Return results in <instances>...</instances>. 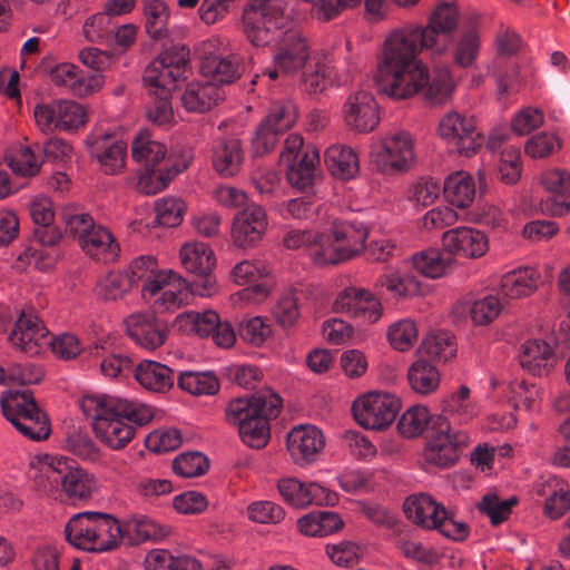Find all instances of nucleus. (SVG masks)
Wrapping results in <instances>:
<instances>
[{
	"instance_id": "f257e3e1",
	"label": "nucleus",
	"mask_w": 570,
	"mask_h": 570,
	"mask_svg": "<svg viewBox=\"0 0 570 570\" xmlns=\"http://www.w3.org/2000/svg\"><path fill=\"white\" fill-rule=\"evenodd\" d=\"M81 409L92 420L96 435L112 450L125 448L135 435L132 424L142 426L154 417L147 404L115 395H86Z\"/></svg>"
},
{
	"instance_id": "f03ea898",
	"label": "nucleus",
	"mask_w": 570,
	"mask_h": 570,
	"mask_svg": "<svg viewBox=\"0 0 570 570\" xmlns=\"http://www.w3.org/2000/svg\"><path fill=\"white\" fill-rule=\"evenodd\" d=\"M323 233L326 239L311 254L316 266L338 265L360 256L365 249L370 229L362 222L335 217Z\"/></svg>"
},
{
	"instance_id": "7ed1b4c3",
	"label": "nucleus",
	"mask_w": 570,
	"mask_h": 570,
	"mask_svg": "<svg viewBox=\"0 0 570 570\" xmlns=\"http://www.w3.org/2000/svg\"><path fill=\"white\" fill-rule=\"evenodd\" d=\"M409 521L424 530H436L453 541H464L470 534L469 525L455 519L454 513L426 492L410 494L403 502Z\"/></svg>"
},
{
	"instance_id": "20e7f679",
	"label": "nucleus",
	"mask_w": 570,
	"mask_h": 570,
	"mask_svg": "<svg viewBox=\"0 0 570 570\" xmlns=\"http://www.w3.org/2000/svg\"><path fill=\"white\" fill-rule=\"evenodd\" d=\"M469 444L470 436L465 431L452 428L445 416L436 415L430 428L423 458L430 465L448 469L458 463Z\"/></svg>"
},
{
	"instance_id": "39448f33",
	"label": "nucleus",
	"mask_w": 570,
	"mask_h": 570,
	"mask_svg": "<svg viewBox=\"0 0 570 570\" xmlns=\"http://www.w3.org/2000/svg\"><path fill=\"white\" fill-rule=\"evenodd\" d=\"M46 475L61 485L65 497L73 504L89 501L98 490L96 476L66 456L50 458Z\"/></svg>"
},
{
	"instance_id": "423d86ee",
	"label": "nucleus",
	"mask_w": 570,
	"mask_h": 570,
	"mask_svg": "<svg viewBox=\"0 0 570 570\" xmlns=\"http://www.w3.org/2000/svg\"><path fill=\"white\" fill-rule=\"evenodd\" d=\"M141 295L145 301L150 303L154 313L175 312L188 304L189 283L178 273L165 269L148 284H142Z\"/></svg>"
},
{
	"instance_id": "0eeeda50",
	"label": "nucleus",
	"mask_w": 570,
	"mask_h": 570,
	"mask_svg": "<svg viewBox=\"0 0 570 570\" xmlns=\"http://www.w3.org/2000/svg\"><path fill=\"white\" fill-rule=\"evenodd\" d=\"M414 161V140L403 130L384 136L372 153V164L382 174L406 171Z\"/></svg>"
},
{
	"instance_id": "6e6552de",
	"label": "nucleus",
	"mask_w": 570,
	"mask_h": 570,
	"mask_svg": "<svg viewBox=\"0 0 570 570\" xmlns=\"http://www.w3.org/2000/svg\"><path fill=\"white\" fill-rule=\"evenodd\" d=\"M273 56L274 68H266L263 76L276 80L279 73L293 76L312 60L309 46L297 29L285 30Z\"/></svg>"
},
{
	"instance_id": "1a4fd4ad",
	"label": "nucleus",
	"mask_w": 570,
	"mask_h": 570,
	"mask_svg": "<svg viewBox=\"0 0 570 570\" xmlns=\"http://www.w3.org/2000/svg\"><path fill=\"white\" fill-rule=\"evenodd\" d=\"M401 409L400 400L390 393L368 392L352 405L355 421L368 430H383L391 425Z\"/></svg>"
},
{
	"instance_id": "9d476101",
	"label": "nucleus",
	"mask_w": 570,
	"mask_h": 570,
	"mask_svg": "<svg viewBox=\"0 0 570 570\" xmlns=\"http://www.w3.org/2000/svg\"><path fill=\"white\" fill-rule=\"evenodd\" d=\"M187 62L188 52L184 48L166 50L146 67L144 81L154 95H170Z\"/></svg>"
},
{
	"instance_id": "9b49d317",
	"label": "nucleus",
	"mask_w": 570,
	"mask_h": 570,
	"mask_svg": "<svg viewBox=\"0 0 570 570\" xmlns=\"http://www.w3.org/2000/svg\"><path fill=\"white\" fill-rule=\"evenodd\" d=\"M438 132L448 145L464 156L474 154L484 141L483 136L476 129L474 119L454 110L442 116Z\"/></svg>"
},
{
	"instance_id": "f8f14e48",
	"label": "nucleus",
	"mask_w": 570,
	"mask_h": 570,
	"mask_svg": "<svg viewBox=\"0 0 570 570\" xmlns=\"http://www.w3.org/2000/svg\"><path fill=\"white\" fill-rule=\"evenodd\" d=\"M417 43L411 28L404 26L392 30L384 40L382 55L379 60V73L419 63Z\"/></svg>"
},
{
	"instance_id": "ddd939ff",
	"label": "nucleus",
	"mask_w": 570,
	"mask_h": 570,
	"mask_svg": "<svg viewBox=\"0 0 570 570\" xmlns=\"http://www.w3.org/2000/svg\"><path fill=\"white\" fill-rule=\"evenodd\" d=\"M333 311L373 324L381 318L383 307L380 299L370 289L348 286L335 297Z\"/></svg>"
},
{
	"instance_id": "4468645a",
	"label": "nucleus",
	"mask_w": 570,
	"mask_h": 570,
	"mask_svg": "<svg viewBox=\"0 0 570 570\" xmlns=\"http://www.w3.org/2000/svg\"><path fill=\"white\" fill-rule=\"evenodd\" d=\"M89 155L107 175H117L126 164L127 145L114 132L95 130L86 139Z\"/></svg>"
},
{
	"instance_id": "2eb2a0df",
	"label": "nucleus",
	"mask_w": 570,
	"mask_h": 570,
	"mask_svg": "<svg viewBox=\"0 0 570 570\" xmlns=\"http://www.w3.org/2000/svg\"><path fill=\"white\" fill-rule=\"evenodd\" d=\"M8 338L17 351L35 356L49 345V331L32 309H23Z\"/></svg>"
},
{
	"instance_id": "dca6fc26",
	"label": "nucleus",
	"mask_w": 570,
	"mask_h": 570,
	"mask_svg": "<svg viewBox=\"0 0 570 570\" xmlns=\"http://www.w3.org/2000/svg\"><path fill=\"white\" fill-rule=\"evenodd\" d=\"M425 80L426 68L421 62L379 73L381 91L396 100L417 95Z\"/></svg>"
},
{
	"instance_id": "f3484780",
	"label": "nucleus",
	"mask_w": 570,
	"mask_h": 570,
	"mask_svg": "<svg viewBox=\"0 0 570 570\" xmlns=\"http://www.w3.org/2000/svg\"><path fill=\"white\" fill-rule=\"evenodd\" d=\"M277 490L283 500L295 508H306L311 504L335 505L338 501L336 492L320 483H304L294 478L279 480Z\"/></svg>"
},
{
	"instance_id": "a211bd4d",
	"label": "nucleus",
	"mask_w": 570,
	"mask_h": 570,
	"mask_svg": "<svg viewBox=\"0 0 570 570\" xmlns=\"http://www.w3.org/2000/svg\"><path fill=\"white\" fill-rule=\"evenodd\" d=\"M49 77L55 86L61 87L79 98L98 92L105 83L101 73H86L79 67L69 62H61L52 67Z\"/></svg>"
},
{
	"instance_id": "6ab92c4d",
	"label": "nucleus",
	"mask_w": 570,
	"mask_h": 570,
	"mask_svg": "<svg viewBox=\"0 0 570 570\" xmlns=\"http://www.w3.org/2000/svg\"><path fill=\"white\" fill-rule=\"evenodd\" d=\"M543 188L550 193L539 203L542 214L550 216H563L570 212V171L560 168H551L540 176Z\"/></svg>"
},
{
	"instance_id": "aec40b11",
	"label": "nucleus",
	"mask_w": 570,
	"mask_h": 570,
	"mask_svg": "<svg viewBox=\"0 0 570 570\" xmlns=\"http://www.w3.org/2000/svg\"><path fill=\"white\" fill-rule=\"evenodd\" d=\"M442 244L449 254L465 259L481 258L489 250L488 235L470 226H460L446 230L443 233Z\"/></svg>"
},
{
	"instance_id": "412c9836",
	"label": "nucleus",
	"mask_w": 570,
	"mask_h": 570,
	"mask_svg": "<svg viewBox=\"0 0 570 570\" xmlns=\"http://www.w3.org/2000/svg\"><path fill=\"white\" fill-rule=\"evenodd\" d=\"M342 112L346 126L358 132H370L380 124L379 105L374 96L365 90L350 94Z\"/></svg>"
},
{
	"instance_id": "4be33fe9",
	"label": "nucleus",
	"mask_w": 570,
	"mask_h": 570,
	"mask_svg": "<svg viewBox=\"0 0 570 570\" xmlns=\"http://www.w3.org/2000/svg\"><path fill=\"white\" fill-rule=\"evenodd\" d=\"M268 220L266 210L256 204L246 206L233 218L232 239L235 246L248 248L256 245L267 229Z\"/></svg>"
},
{
	"instance_id": "5701e85b",
	"label": "nucleus",
	"mask_w": 570,
	"mask_h": 570,
	"mask_svg": "<svg viewBox=\"0 0 570 570\" xmlns=\"http://www.w3.org/2000/svg\"><path fill=\"white\" fill-rule=\"evenodd\" d=\"M324 446V434L314 425L295 426L287 435V450L298 464L314 462Z\"/></svg>"
},
{
	"instance_id": "b1692460",
	"label": "nucleus",
	"mask_w": 570,
	"mask_h": 570,
	"mask_svg": "<svg viewBox=\"0 0 570 570\" xmlns=\"http://www.w3.org/2000/svg\"><path fill=\"white\" fill-rule=\"evenodd\" d=\"M127 334L141 347L155 350L167 338L165 326L150 313H132L125 320Z\"/></svg>"
},
{
	"instance_id": "393cba45",
	"label": "nucleus",
	"mask_w": 570,
	"mask_h": 570,
	"mask_svg": "<svg viewBox=\"0 0 570 570\" xmlns=\"http://www.w3.org/2000/svg\"><path fill=\"white\" fill-rule=\"evenodd\" d=\"M348 81V78L336 77L334 66L327 58H312L304 67L299 76L301 89L311 95L316 96L323 94L330 86H342Z\"/></svg>"
},
{
	"instance_id": "a878e982",
	"label": "nucleus",
	"mask_w": 570,
	"mask_h": 570,
	"mask_svg": "<svg viewBox=\"0 0 570 570\" xmlns=\"http://www.w3.org/2000/svg\"><path fill=\"white\" fill-rule=\"evenodd\" d=\"M29 215L35 224L33 236L43 246H55L62 237L53 225L55 209L50 198L36 196L29 203Z\"/></svg>"
},
{
	"instance_id": "bb28decb",
	"label": "nucleus",
	"mask_w": 570,
	"mask_h": 570,
	"mask_svg": "<svg viewBox=\"0 0 570 570\" xmlns=\"http://www.w3.org/2000/svg\"><path fill=\"white\" fill-rule=\"evenodd\" d=\"M284 27L257 11L245 8L242 17V30L255 47L271 45L285 31Z\"/></svg>"
},
{
	"instance_id": "cd10ccee",
	"label": "nucleus",
	"mask_w": 570,
	"mask_h": 570,
	"mask_svg": "<svg viewBox=\"0 0 570 570\" xmlns=\"http://www.w3.org/2000/svg\"><path fill=\"white\" fill-rule=\"evenodd\" d=\"M78 245L88 256L106 263L115 262L120 253V245L114 234L107 227L97 223Z\"/></svg>"
},
{
	"instance_id": "c85d7f7f",
	"label": "nucleus",
	"mask_w": 570,
	"mask_h": 570,
	"mask_svg": "<svg viewBox=\"0 0 570 570\" xmlns=\"http://www.w3.org/2000/svg\"><path fill=\"white\" fill-rule=\"evenodd\" d=\"M242 69V58L234 53L226 57L208 55L200 66L202 73L215 85L234 82L240 77Z\"/></svg>"
},
{
	"instance_id": "c756f323",
	"label": "nucleus",
	"mask_w": 570,
	"mask_h": 570,
	"mask_svg": "<svg viewBox=\"0 0 570 570\" xmlns=\"http://www.w3.org/2000/svg\"><path fill=\"white\" fill-rule=\"evenodd\" d=\"M213 166L223 177L236 175L242 167L244 155L242 144L236 138H225L215 141L213 147Z\"/></svg>"
},
{
	"instance_id": "7c9ffc66",
	"label": "nucleus",
	"mask_w": 570,
	"mask_h": 570,
	"mask_svg": "<svg viewBox=\"0 0 570 570\" xmlns=\"http://www.w3.org/2000/svg\"><path fill=\"white\" fill-rule=\"evenodd\" d=\"M287 179L289 184L298 189H305L312 186L316 179L320 153L314 146H306L301 158L286 163Z\"/></svg>"
},
{
	"instance_id": "2f4dec72",
	"label": "nucleus",
	"mask_w": 570,
	"mask_h": 570,
	"mask_svg": "<svg viewBox=\"0 0 570 570\" xmlns=\"http://www.w3.org/2000/svg\"><path fill=\"white\" fill-rule=\"evenodd\" d=\"M137 382L146 390L157 393L169 391L175 381L174 371L156 361L144 360L135 371Z\"/></svg>"
},
{
	"instance_id": "473e14b6",
	"label": "nucleus",
	"mask_w": 570,
	"mask_h": 570,
	"mask_svg": "<svg viewBox=\"0 0 570 570\" xmlns=\"http://www.w3.org/2000/svg\"><path fill=\"white\" fill-rule=\"evenodd\" d=\"M539 278V273L532 267L514 269L502 276L500 293L508 299L527 297L537 291Z\"/></svg>"
},
{
	"instance_id": "72a5a7b5",
	"label": "nucleus",
	"mask_w": 570,
	"mask_h": 570,
	"mask_svg": "<svg viewBox=\"0 0 570 570\" xmlns=\"http://www.w3.org/2000/svg\"><path fill=\"white\" fill-rule=\"evenodd\" d=\"M220 98L217 85L209 80L191 81L181 94V104L190 112H205L216 105Z\"/></svg>"
},
{
	"instance_id": "f704fd0d",
	"label": "nucleus",
	"mask_w": 570,
	"mask_h": 570,
	"mask_svg": "<svg viewBox=\"0 0 570 570\" xmlns=\"http://www.w3.org/2000/svg\"><path fill=\"white\" fill-rule=\"evenodd\" d=\"M219 315L213 309L204 312L189 311L178 314L173 322V327L186 335L194 334L207 337L217 327Z\"/></svg>"
},
{
	"instance_id": "c9c22d12",
	"label": "nucleus",
	"mask_w": 570,
	"mask_h": 570,
	"mask_svg": "<svg viewBox=\"0 0 570 570\" xmlns=\"http://www.w3.org/2000/svg\"><path fill=\"white\" fill-rule=\"evenodd\" d=\"M92 552H105L117 548L121 542V528L118 520L108 513L94 512Z\"/></svg>"
},
{
	"instance_id": "e433bc0d",
	"label": "nucleus",
	"mask_w": 570,
	"mask_h": 570,
	"mask_svg": "<svg viewBox=\"0 0 570 570\" xmlns=\"http://www.w3.org/2000/svg\"><path fill=\"white\" fill-rule=\"evenodd\" d=\"M166 155V146L154 139L148 129L140 130L131 142V156L142 168L157 167Z\"/></svg>"
},
{
	"instance_id": "4c0bfd02",
	"label": "nucleus",
	"mask_w": 570,
	"mask_h": 570,
	"mask_svg": "<svg viewBox=\"0 0 570 570\" xmlns=\"http://www.w3.org/2000/svg\"><path fill=\"white\" fill-rule=\"evenodd\" d=\"M179 258L183 267L191 274L213 272L216 265L215 253L208 244L189 242L181 246Z\"/></svg>"
},
{
	"instance_id": "58836bf2",
	"label": "nucleus",
	"mask_w": 570,
	"mask_h": 570,
	"mask_svg": "<svg viewBox=\"0 0 570 570\" xmlns=\"http://www.w3.org/2000/svg\"><path fill=\"white\" fill-rule=\"evenodd\" d=\"M443 193L451 205L468 208L475 198L474 179L466 171H455L444 180Z\"/></svg>"
},
{
	"instance_id": "ea45409f",
	"label": "nucleus",
	"mask_w": 570,
	"mask_h": 570,
	"mask_svg": "<svg viewBox=\"0 0 570 570\" xmlns=\"http://www.w3.org/2000/svg\"><path fill=\"white\" fill-rule=\"evenodd\" d=\"M376 287L384 288L395 299H407L421 292V284L417 278L401 269H394L381 275L376 279Z\"/></svg>"
},
{
	"instance_id": "a19ab883",
	"label": "nucleus",
	"mask_w": 570,
	"mask_h": 570,
	"mask_svg": "<svg viewBox=\"0 0 570 570\" xmlns=\"http://www.w3.org/2000/svg\"><path fill=\"white\" fill-rule=\"evenodd\" d=\"M325 161L332 175L341 179H351L360 171L357 154L347 146L333 145L326 149Z\"/></svg>"
},
{
	"instance_id": "79ce46f5",
	"label": "nucleus",
	"mask_w": 570,
	"mask_h": 570,
	"mask_svg": "<svg viewBox=\"0 0 570 570\" xmlns=\"http://www.w3.org/2000/svg\"><path fill=\"white\" fill-rule=\"evenodd\" d=\"M553 351L551 346L541 340H529L522 345L520 364L534 376H541L548 371Z\"/></svg>"
},
{
	"instance_id": "37998d69",
	"label": "nucleus",
	"mask_w": 570,
	"mask_h": 570,
	"mask_svg": "<svg viewBox=\"0 0 570 570\" xmlns=\"http://www.w3.org/2000/svg\"><path fill=\"white\" fill-rule=\"evenodd\" d=\"M94 512L86 511L75 514L65 527L67 541L77 549L92 552Z\"/></svg>"
},
{
	"instance_id": "c03bdc74",
	"label": "nucleus",
	"mask_w": 570,
	"mask_h": 570,
	"mask_svg": "<svg viewBox=\"0 0 570 570\" xmlns=\"http://www.w3.org/2000/svg\"><path fill=\"white\" fill-rule=\"evenodd\" d=\"M407 381L411 389L422 395L436 391L440 385L438 368L425 360H417L407 370Z\"/></svg>"
},
{
	"instance_id": "a18cd8bd",
	"label": "nucleus",
	"mask_w": 570,
	"mask_h": 570,
	"mask_svg": "<svg viewBox=\"0 0 570 570\" xmlns=\"http://www.w3.org/2000/svg\"><path fill=\"white\" fill-rule=\"evenodd\" d=\"M456 342L454 336L445 331H434L429 333L422 341L420 351L428 357L448 362L456 355Z\"/></svg>"
},
{
	"instance_id": "49530a36",
	"label": "nucleus",
	"mask_w": 570,
	"mask_h": 570,
	"mask_svg": "<svg viewBox=\"0 0 570 570\" xmlns=\"http://www.w3.org/2000/svg\"><path fill=\"white\" fill-rule=\"evenodd\" d=\"M178 387L194 396H212L219 391V381L214 372H183L177 377Z\"/></svg>"
},
{
	"instance_id": "de8ad7c7",
	"label": "nucleus",
	"mask_w": 570,
	"mask_h": 570,
	"mask_svg": "<svg viewBox=\"0 0 570 570\" xmlns=\"http://www.w3.org/2000/svg\"><path fill=\"white\" fill-rule=\"evenodd\" d=\"M454 83L448 68H435L430 75L426 70L424 87L419 92L431 104H442L452 95Z\"/></svg>"
},
{
	"instance_id": "09e8293b",
	"label": "nucleus",
	"mask_w": 570,
	"mask_h": 570,
	"mask_svg": "<svg viewBox=\"0 0 570 570\" xmlns=\"http://www.w3.org/2000/svg\"><path fill=\"white\" fill-rule=\"evenodd\" d=\"M134 288L125 271H112L102 276L95 286L96 296L105 302L122 299Z\"/></svg>"
},
{
	"instance_id": "8fccbe9b",
	"label": "nucleus",
	"mask_w": 570,
	"mask_h": 570,
	"mask_svg": "<svg viewBox=\"0 0 570 570\" xmlns=\"http://www.w3.org/2000/svg\"><path fill=\"white\" fill-rule=\"evenodd\" d=\"M434 420L426 406L413 405L401 415L396 428L402 436L412 439L420 436L429 425L431 428Z\"/></svg>"
},
{
	"instance_id": "3c124183",
	"label": "nucleus",
	"mask_w": 570,
	"mask_h": 570,
	"mask_svg": "<svg viewBox=\"0 0 570 570\" xmlns=\"http://www.w3.org/2000/svg\"><path fill=\"white\" fill-rule=\"evenodd\" d=\"M23 436L32 441H42L49 438L51 428L47 414L37 406L35 411L16 419L11 423Z\"/></svg>"
},
{
	"instance_id": "603ef678",
	"label": "nucleus",
	"mask_w": 570,
	"mask_h": 570,
	"mask_svg": "<svg viewBox=\"0 0 570 570\" xmlns=\"http://www.w3.org/2000/svg\"><path fill=\"white\" fill-rule=\"evenodd\" d=\"M481 39L476 28L463 31L453 49V61L461 68L471 67L479 57Z\"/></svg>"
},
{
	"instance_id": "864d4df0",
	"label": "nucleus",
	"mask_w": 570,
	"mask_h": 570,
	"mask_svg": "<svg viewBox=\"0 0 570 570\" xmlns=\"http://www.w3.org/2000/svg\"><path fill=\"white\" fill-rule=\"evenodd\" d=\"M411 32L414 37L415 42L419 45V51L429 50L435 55L444 53L451 43V37L431 24H426L425 27L412 26Z\"/></svg>"
},
{
	"instance_id": "5fc2aeb1",
	"label": "nucleus",
	"mask_w": 570,
	"mask_h": 570,
	"mask_svg": "<svg viewBox=\"0 0 570 570\" xmlns=\"http://www.w3.org/2000/svg\"><path fill=\"white\" fill-rule=\"evenodd\" d=\"M37 406L30 391H7L1 396L2 413L11 423L17 417L31 413Z\"/></svg>"
},
{
	"instance_id": "6e6d98bb",
	"label": "nucleus",
	"mask_w": 570,
	"mask_h": 570,
	"mask_svg": "<svg viewBox=\"0 0 570 570\" xmlns=\"http://www.w3.org/2000/svg\"><path fill=\"white\" fill-rule=\"evenodd\" d=\"M386 337L394 350L406 352L417 342L419 328L415 321L402 318L389 326Z\"/></svg>"
},
{
	"instance_id": "4d7b16f0",
	"label": "nucleus",
	"mask_w": 570,
	"mask_h": 570,
	"mask_svg": "<svg viewBox=\"0 0 570 570\" xmlns=\"http://www.w3.org/2000/svg\"><path fill=\"white\" fill-rule=\"evenodd\" d=\"M471 390L461 385L458 392H453L443 400V412L456 415L461 422H468L474 417L479 409L470 399Z\"/></svg>"
},
{
	"instance_id": "13d9d810",
	"label": "nucleus",
	"mask_w": 570,
	"mask_h": 570,
	"mask_svg": "<svg viewBox=\"0 0 570 570\" xmlns=\"http://www.w3.org/2000/svg\"><path fill=\"white\" fill-rule=\"evenodd\" d=\"M177 174L176 168L168 166L164 168H144L137 183V189L145 195H155L164 190Z\"/></svg>"
},
{
	"instance_id": "bf43d9fd",
	"label": "nucleus",
	"mask_w": 570,
	"mask_h": 570,
	"mask_svg": "<svg viewBox=\"0 0 570 570\" xmlns=\"http://www.w3.org/2000/svg\"><path fill=\"white\" fill-rule=\"evenodd\" d=\"M414 268L422 275L430 278H438L445 274L450 261L443 258L439 249H425L412 256Z\"/></svg>"
},
{
	"instance_id": "052dcab7",
	"label": "nucleus",
	"mask_w": 570,
	"mask_h": 570,
	"mask_svg": "<svg viewBox=\"0 0 570 570\" xmlns=\"http://www.w3.org/2000/svg\"><path fill=\"white\" fill-rule=\"evenodd\" d=\"M12 171L23 177L36 176L40 171L41 161L31 147L19 145L7 156Z\"/></svg>"
},
{
	"instance_id": "680f3d73",
	"label": "nucleus",
	"mask_w": 570,
	"mask_h": 570,
	"mask_svg": "<svg viewBox=\"0 0 570 570\" xmlns=\"http://www.w3.org/2000/svg\"><path fill=\"white\" fill-rule=\"evenodd\" d=\"M146 19V31L154 38L159 39L167 33L169 9L163 0H148L144 8Z\"/></svg>"
},
{
	"instance_id": "e2e57ef3",
	"label": "nucleus",
	"mask_w": 570,
	"mask_h": 570,
	"mask_svg": "<svg viewBox=\"0 0 570 570\" xmlns=\"http://www.w3.org/2000/svg\"><path fill=\"white\" fill-rule=\"evenodd\" d=\"M503 304L497 295H487L473 301L469 308L472 323L476 326L491 324L500 315Z\"/></svg>"
},
{
	"instance_id": "0e129e2a",
	"label": "nucleus",
	"mask_w": 570,
	"mask_h": 570,
	"mask_svg": "<svg viewBox=\"0 0 570 570\" xmlns=\"http://www.w3.org/2000/svg\"><path fill=\"white\" fill-rule=\"evenodd\" d=\"M517 503V497L501 500L497 494L489 493L478 503V509L490 519L493 525H498L509 518L512 508L515 507Z\"/></svg>"
},
{
	"instance_id": "69168bd1",
	"label": "nucleus",
	"mask_w": 570,
	"mask_h": 570,
	"mask_svg": "<svg viewBox=\"0 0 570 570\" xmlns=\"http://www.w3.org/2000/svg\"><path fill=\"white\" fill-rule=\"evenodd\" d=\"M246 517L254 523L274 525L284 520L285 510L273 501L259 500L247 505Z\"/></svg>"
},
{
	"instance_id": "338daca9",
	"label": "nucleus",
	"mask_w": 570,
	"mask_h": 570,
	"mask_svg": "<svg viewBox=\"0 0 570 570\" xmlns=\"http://www.w3.org/2000/svg\"><path fill=\"white\" fill-rule=\"evenodd\" d=\"M60 131H72L83 127L88 120L85 107L73 100H58Z\"/></svg>"
},
{
	"instance_id": "774afa93",
	"label": "nucleus",
	"mask_w": 570,
	"mask_h": 570,
	"mask_svg": "<svg viewBox=\"0 0 570 570\" xmlns=\"http://www.w3.org/2000/svg\"><path fill=\"white\" fill-rule=\"evenodd\" d=\"M61 219L65 224L66 234L76 239L78 244L96 223L91 215L72 207H65L62 209Z\"/></svg>"
}]
</instances>
